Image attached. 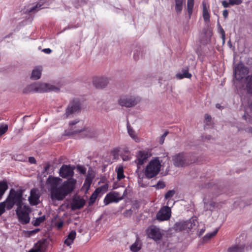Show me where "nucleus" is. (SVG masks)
<instances>
[{
  "label": "nucleus",
  "instance_id": "nucleus-1",
  "mask_svg": "<svg viewBox=\"0 0 252 252\" xmlns=\"http://www.w3.org/2000/svg\"><path fill=\"white\" fill-rule=\"evenodd\" d=\"M62 179L60 178L49 176L46 183L50 186L51 198L53 200H63L74 189L76 180L70 178L59 186Z\"/></svg>",
  "mask_w": 252,
  "mask_h": 252
},
{
  "label": "nucleus",
  "instance_id": "nucleus-2",
  "mask_svg": "<svg viewBox=\"0 0 252 252\" xmlns=\"http://www.w3.org/2000/svg\"><path fill=\"white\" fill-rule=\"evenodd\" d=\"M21 190H16L11 189L6 200L0 203V216L5 212V208L7 210H10L15 204L19 205Z\"/></svg>",
  "mask_w": 252,
  "mask_h": 252
},
{
  "label": "nucleus",
  "instance_id": "nucleus-3",
  "mask_svg": "<svg viewBox=\"0 0 252 252\" xmlns=\"http://www.w3.org/2000/svg\"><path fill=\"white\" fill-rule=\"evenodd\" d=\"M69 133L71 134H75L80 133L82 137H93L95 133L92 129L84 128L83 124L79 121L74 120L69 123Z\"/></svg>",
  "mask_w": 252,
  "mask_h": 252
},
{
  "label": "nucleus",
  "instance_id": "nucleus-4",
  "mask_svg": "<svg viewBox=\"0 0 252 252\" xmlns=\"http://www.w3.org/2000/svg\"><path fill=\"white\" fill-rule=\"evenodd\" d=\"M23 191L21 189L19 205H16L17 206L16 213L20 222L23 224H27L30 220L29 215L30 210L29 207L23 205V201L24 198L23 197Z\"/></svg>",
  "mask_w": 252,
  "mask_h": 252
},
{
  "label": "nucleus",
  "instance_id": "nucleus-5",
  "mask_svg": "<svg viewBox=\"0 0 252 252\" xmlns=\"http://www.w3.org/2000/svg\"><path fill=\"white\" fill-rule=\"evenodd\" d=\"M161 167V163L158 158L151 160L146 166L145 175L148 178H152L159 173Z\"/></svg>",
  "mask_w": 252,
  "mask_h": 252
},
{
  "label": "nucleus",
  "instance_id": "nucleus-6",
  "mask_svg": "<svg viewBox=\"0 0 252 252\" xmlns=\"http://www.w3.org/2000/svg\"><path fill=\"white\" fill-rule=\"evenodd\" d=\"M173 164L178 167H184L189 165L192 162L190 156L185 153L177 154L172 157Z\"/></svg>",
  "mask_w": 252,
  "mask_h": 252
},
{
  "label": "nucleus",
  "instance_id": "nucleus-7",
  "mask_svg": "<svg viewBox=\"0 0 252 252\" xmlns=\"http://www.w3.org/2000/svg\"><path fill=\"white\" fill-rule=\"evenodd\" d=\"M81 110V104L78 100L74 99L71 101L66 108L64 116L66 118L72 116L79 113Z\"/></svg>",
  "mask_w": 252,
  "mask_h": 252
},
{
  "label": "nucleus",
  "instance_id": "nucleus-8",
  "mask_svg": "<svg viewBox=\"0 0 252 252\" xmlns=\"http://www.w3.org/2000/svg\"><path fill=\"white\" fill-rule=\"evenodd\" d=\"M140 101L138 97L133 96H123L120 98L119 104L122 106L130 107L135 106Z\"/></svg>",
  "mask_w": 252,
  "mask_h": 252
},
{
  "label": "nucleus",
  "instance_id": "nucleus-9",
  "mask_svg": "<svg viewBox=\"0 0 252 252\" xmlns=\"http://www.w3.org/2000/svg\"><path fill=\"white\" fill-rule=\"evenodd\" d=\"M38 93H45L48 92H59L62 84H58L57 86L45 83H36Z\"/></svg>",
  "mask_w": 252,
  "mask_h": 252
},
{
  "label": "nucleus",
  "instance_id": "nucleus-10",
  "mask_svg": "<svg viewBox=\"0 0 252 252\" xmlns=\"http://www.w3.org/2000/svg\"><path fill=\"white\" fill-rule=\"evenodd\" d=\"M126 193V189H125L123 195H121L120 193L116 191L110 192L105 196L104 199V203L105 205H108L111 202H117L119 200H122L124 196H125Z\"/></svg>",
  "mask_w": 252,
  "mask_h": 252
},
{
  "label": "nucleus",
  "instance_id": "nucleus-11",
  "mask_svg": "<svg viewBox=\"0 0 252 252\" xmlns=\"http://www.w3.org/2000/svg\"><path fill=\"white\" fill-rule=\"evenodd\" d=\"M150 156L149 153L145 151H139L137 152L136 156V159L135 160L137 166L136 172H138L141 166L147 161Z\"/></svg>",
  "mask_w": 252,
  "mask_h": 252
},
{
  "label": "nucleus",
  "instance_id": "nucleus-12",
  "mask_svg": "<svg viewBox=\"0 0 252 252\" xmlns=\"http://www.w3.org/2000/svg\"><path fill=\"white\" fill-rule=\"evenodd\" d=\"M249 70L244 64H237L234 67L235 78L240 80L248 74Z\"/></svg>",
  "mask_w": 252,
  "mask_h": 252
},
{
  "label": "nucleus",
  "instance_id": "nucleus-13",
  "mask_svg": "<svg viewBox=\"0 0 252 252\" xmlns=\"http://www.w3.org/2000/svg\"><path fill=\"white\" fill-rule=\"evenodd\" d=\"M171 209L168 206L162 207L157 214V220L160 221L168 220L171 217Z\"/></svg>",
  "mask_w": 252,
  "mask_h": 252
},
{
  "label": "nucleus",
  "instance_id": "nucleus-14",
  "mask_svg": "<svg viewBox=\"0 0 252 252\" xmlns=\"http://www.w3.org/2000/svg\"><path fill=\"white\" fill-rule=\"evenodd\" d=\"M74 168L68 165H63L60 169L59 174L60 176L63 178L68 177H71L74 173Z\"/></svg>",
  "mask_w": 252,
  "mask_h": 252
},
{
  "label": "nucleus",
  "instance_id": "nucleus-15",
  "mask_svg": "<svg viewBox=\"0 0 252 252\" xmlns=\"http://www.w3.org/2000/svg\"><path fill=\"white\" fill-rule=\"evenodd\" d=\"M40 194L39 190L36 189H32L31 190V194L29 197L30 204L32 205H36L39 202Z\"/></svg>",
  "mask_w": 252,
  "mask_h": 252
},
{
  "label": "nucleus",
  "instance_id": "nucleus-16",
  "mask_svg": "<svg viewBox=\"0 0 252 252\" xmlns=\"http://www.w3.org/2000/svg\"><path fill=\"white\" fill-rule=\"evenodd\" d=\"M108 83V79L105 77H95L93 80V84L97 89L104 88Z\"/></svg>",
  "mask_w": 252,
  "mask_h": 252
},
{
  "label": "nucleus",
  "instance_id": "nucleus-17",
  "mask_svg": "<svg viewBox=\"0 0 252 252\" xmlns=\"http://www.w3.org/2000/svg\"><path fill=\"white\" fill-rule=\"evenodd\" d=\"M86 203L85 200L83 198H75L73 199L71 204L72 210L80 209L82 208Z\"/></svg>",
  "mask_w": 252,
  "mask_h": 252
},
{
  "label": "nucleus",
  "instance_id": "nucleus-18",
  "mask_svg": "<svg viewBox=\"0 0 252 252\" xmlns=\"http://www.w3.org/2000/svg\"><path fill=\"white\" fill-rule=\"evenodd\" d=\"M212 32L210 30H204L201 34L200 42L203 44H207L210 40Z\"/></svg>",
  "mask_w": 252,
  "mask_h": 252
},
{
  "label": "nucleus",
  "instance_id": "nucleus-19",
  "mask_svg": "<svg viewBox=\"0 0 252 252\" xmlns=\"http://www.w3.org/2000/svg\"><path fill=\"white\" fill-rule=\"evenodd\" d=\"M175 225L176 229L179 230L189 229L192 228V223L189 221H180L177 222Z\"/></svg>",
  "mask_w": 252,
  "mask_h": 252
},
{
  "label": "nucleus",
  "instance_id": "nucleus-20",
  "mask_svg": "<svg viewBox=\"0 0 252 252\" xmlns=\"http://www.w3.org/2000/svg\"><path fill=\"white\" fill-rule=\"evenodd\" d=\"M176 78L178 79H182L183 78H190L192 75L189 72L188 67L183 68L181 71H179L176 74Z\"/></svg>",
  "mask_w": 252,
  "mask_h": 252
},
{
  "label": "nucleus",
  "instance_id": "nucleus-21",
  "mask_svg": "<svg viewBox=\"0 0 252 252\" xmlns=\"http://www.w3.org/2000/svg\"><path fill=\"white\" fill-rule=\"evenodd\" d=\"M149 236L155 240H158L161 239L162 235L158 228H153L151 229Z\"/></svg>",
  "mask_w": 252,
  "mask_h": 252
},
{
  "label": "nucleus",
  "instance_id": "nucleus-22",
  "mask_svg": "<svg viewBox=\"0 0 252 252\" xmlns=\"http://www.w3.org/2000/svg\"><path fill=\"white\" fill-rule=\"evenodd\" d=\"M42 68L41 67L38 66L35 67L32 72L31 78L33 80L39 79L41 75Z\"/></svg>",
  "mask_w": 252,
  "mask_h": 252
},
{
  "label": "nucleus",
  "instance_id": "nucleus-23",
  "mask_svg": "<svg viewBox=\"0 0 252 252\" xmlns=\"http://www.w3.org/2000/svg\"><path fill=\"white\" fill-rule=\"evenodd\" d=\"M175 2V10L177 14L181 13L183 6L185 4V0H174Z\"/></svg>",
  "mask_w": 252,
  "mask_h": 252
},
{
  "label": "nucleus",
  "instance_id": "nucleus-24",
  "mask_svg": "<svg viewBox=\"0 0 252 252\" xmlns=\"http://www.w3.org/2000/svg\"><path fill=\"white\" fill-rule=\"evenodd\" d=\"M32 92L38 93L37 83H33L25 87L23 91L24 94H29Z\"/></svg>",
  "mask_w": 252,
  "mask_h": 252
},
{
  "label": "nucleus",
  "instance_id": "nucleus-25",
  "mask_svg": "<svg viewBox=\"0 0 252 252\" xmlns=\"http://www.w3.org/2000/svg\"><path fill=\"white\" fill-rule=\"evenodd\" d=\"M76 235V231L72 230L67 235V238L64 241V244L68 246H70L74 241Z\"/></svg>",
  "mask_w": 252,
  "mask_h": 252
},
{
  "label": "nucleus",
  "instance_id": "nucleus-26",
  "mask_svg": "<svg viewBox=\"0 0 252 252\" xmlns=\"http://www.w3.org/2000/svg\"><path fill=\"white\" fill-rule=\"evenodd\" d=\"M246 80V89L248 93L252 94V74L247 76Z\"/></svg>",
  "mask_w": 252,
  "mask_h": 252
},
{
  "label": "nucleus",
  "instance_id": "nucleus-27",
  "mask_svg": "<svg viewBox=\"0 0 252 252\" xmlns=\"http://www.w3.org/2000/svg\"><path fill=\"white\" fill-rule=\"evenodd\" d=\"M43 6V2L42 1H39L35 6H33L30 8L29 10V12H35L39 10L44 8Z\"/></svg>",
  "mask_w": 252,
  "mask_h": 252
},
{
  "label": "nucleus",
  "instance_id": "nucleus-28",
  "mask_svg": "<svg viewBox=\"0 0 252 252\" xmlns=\"http://www.w3.org/2000/svg\"><path fill=\"white\" fill-rule=\"evenodd\" d=\"M194 7V0H187V12L189 15V19L190 18L193 12V9Z\"/></svg>",
  "mask_w": 252,
  "mask_h": 252
},
{
  "label": "nucleus",
  "instance_id": "nucleus-29",
  "mask_svg": "<svg viewBox=\"0 0 252 252\" xmlns=\"http://www.w3.org/2000/svg\"><path fill=\"white\" fill-rule=\"evenodd\" d=\"M127 129L129 136L136 142H139V139L137 137L135 131L132 129L129 124L127 125Z\"/></svg>",
  "mask_w": 252,
  "mask_h": 252
},
{
  "label": "nucleus",
  "instance_id": "nucleus-30",
  "mask_svg": "<svg viewBox=\"0 0 252 252\" xmlns=\"http://www.w3.org/2000/svg\"><path fill=\"white\" fill-rule=\"evenodd\" d=\"M143 50V48L140 46L136 48L133 53V57L135 60H138L140 57H142Z\"/></svg>",
  "mask_w": 252,
  "mask_h": 252
},
{
  "label": "nucleus",
  "instance_id": "nucleus-31",
  "mask_svg": "<svg viewBox=\"0 0 252 252\" xmlns=\"http://www.w3.org/2000/svg\"><path fill=\"white\" fill-rule=\"evenodd\" d=\"M8 189L7 183L5 181L0 182V199Z\"/></svg>",
  "mask_w": 252,
  "mask_h": 252
},
{
  "label": "nucleus",
  "instance_id": "nucleus-32",
  "mask_svg": "<svg viewBox=\"0 0 252 252\" xmlns=\"http://www.w3.org/2000/svg\"><path fill=\"white\" fill-rule=\"evenodd\" d=\"M244 252V246H235L230 247L228 249L227 252Z\"/></svg>",
  "mask_w": 252,
  "mask_h": 252
},
{
  "label": "nucleus",
  "instance_id": "nucleus-33",
  "mask_svg": "<svg viewBox=\"0 0 252 252\" xmlns=\"http://www.w3.org/2000/svg\"><path fill=\"white\" fill-rule=\"evenodd\" d=\"M141 248V244L137 239L136 241L130 247V250L133 252H138Z\"/></svg>",
  "mask_w": 252,
  "mask_h": 252
},
{
  "label": "nucleus",
  "instance_id": "nucleus-34",
  "mask_svg": "<svg viewBox=\"0 0 252 252\" xmlns=\"http://www.w3.org/2000/svg\"><path fill=\"white\" fill-rule=\"evenodd\" d=\"M117 173V178L118 180H121L125 177L124 175V168L122 166H119L116 169Z\"/></svg>",
  "mask_w": 252,
  "mask_h": 252
},
{
  "label": "nucleus",
  "instance_id": "nucleus-35",
  "mask_svg": "<svg viewBox=\"0 0 252 252\" xmlns=\"http://www.w3.org/2000/svg\"><path fill=\"white\" fill-rule=\"evenodd\" d=\"M45 217L44 216L37 218L35 220L32 221V223L34 226H38L45 220Z\"/></svg>",
  "mask_w": 252,
  "mask_h": 252
},
{
  "label": "nucleus",
  "instance_id": "nucleus-36",
  "mask_svg": "<svg viewBox=\"0 0 252 252\" xmlns=\"http://www.w3.org/2000/svg\"><path fill=\"white\" fill-rule=\"evenodd\" d=\"M108 188V185L107 184H105L103 185V186H101L100 187L97 188L95 190L98 194L101 192L104 193L107 191Z\"/></svg>",
  "mask_w": 252,
  "mask_h": 252
},
{
  "label": "nucleus",
  "instance_id": "nucleus-37",
  "mask_svg": "<svg viewBox=\"0 0 252 252\" xmlns=\"http://www.w3.org/2000/svg\"><path fill=\"white\" fill-rule=\"evenodd\" d=\"M98 195V193L95 190H94L90 198L89 201V205H92L94 203L96 198L97 197Z\"/></svg>",
  "mask_w": 252,
  "mask_h": 252
},
{
  "label": "nucleus",
  "instance_id": "nucleus-38",
  "mask_svg": "<svg viewBox=\"0 0 252 252\" xmlns=\"http://www.w3.org/2000/svg\"><path fill=\"white\" fill-rule=\"evenodd\" d=\"M218 231V229H216L213 232L206 234L204 237V241L208 240L215 236Z\"/></svg>",
  "mask_w": 252,
  "mask_h": 252
},
{
  "label": "nucleus",
  "instance_id": "nucleus-39",
  "mask_svg": "<svg viewBox=\"0 0 252 252\" xmlns=\"http://www.w3.org/2000/svg\"><path fill=\"white\" fill-rule=\"evenodd\" d=\"M203 17L206 22L210 21V14L208 10H203Z\"/></svg>",
  "mask_w": 252,
  "mask_h": 252
},
{
  "label": "nucleus",
  "instance_id": "nucleus-40",
  "mask_svg": "<svg viewBox=\"0 0 252 252\" xmlns=\"http://www.w3.org/2000/svg\"><path fill=\"white\" fill-rule=\"evenodd\" d=\"M8 130V125L2 124L0 126V137Z\"/></svg>",
  "mask_w": 252,
  "mask_h": 252
},
{
  "label": "nucleus",
  "instance_id": "nucleus-41",
  "mask_svg": "<svg viewBox=\"0 0 252 252\" xmlns=\"http://www.w3.org/2000/svg\"><path fill=\"white\" fill-rule=\"evenodd\" d=\"M219 29H220V33L221 34V37L222 40V42H223V43H224L225 42V32L220 24H219Z\"/></svg>",
  "mask_w": 252,
  "mask_h": 252
},
{
  "label": "nucleus",
  "instance_id": "nucleus-42",
  "mask_svg": "<svg viewBox=\"0 0 252 252\" xmlns=\"http://www.w3.org/2000/svg\"><path fill=\"white\" fill-rule=\"evenodd\" d=\"M175 193L174 190H170L168 191L165 195V198L167 199L169 198L172 197Z\"/></svg>",
  "mask_w": 252,
  "mask_h": 252
},
{
  "label": "nucleus",
  "instance_id": "nucleus-43",
  "mask_svg": "<svg viewBox=\"0 0 252 252\" xmlns=\"http://www.w3.org/2000/svg\"><path fill=\"white\" fill-rule=\"evenodd\" d=\"M231 5H240L242 3V0H229Z\"/></svg>",
  "mask_w": 252,
  "mask_h": 252
},
{
  "label": "nucleus",
  "instance_id": "nucleus-44",
  "mask_svg": "<svg viewBox=\"0 0 252 252\" xmlns=\"http://www.w3.org/2000/svg\"><path fill=\"white\" fill-rule=\"evenodd\" d=\"M77 169L80 173L83 174H85L86 173V169L84 167L81 165H78L77 166Z\"/></svg>",
  "mask_w": 252,
  "mask_h": 252
},
{
  "label": "nucleus",
  "instance_id": "nucleus-45",
  "mask_svg": "<svg viewBox=\"0 0 252 252\" xmlns=\"http://www.w3.org/2000/svg\"><path fill=\"white\" fill-rule=\"evenodd\" d=\"M168 133V132L167 131H166L160 137V139H159V143L160 144H162L164 143V139H165L166 136L167 135Z\"/></svg>",
  "mask_w": 252,
  "mask_h": 252
},
{
  "label": "nucleus",
  "instance_id": "nucleus-46",
  "mask_svg": "<svg viewBox=\"0 0 252 252\" xmlns=\"http://www.w3.org/2000/svg\"><path fill=\"white\" fill-rule=\"evenodd\" d=\"M157 187L158 189H163L165 187V184L164 182L159 181L157 184Z\"/></svg>",
  "mask_w": 252,
  "mask_h": 252
},
{
  "label": "nucleus",
  "instance_id": "nucleus-47",
  "mask_svg": "<svg viewBox=\"0 0 252 252\" xmlns=\"http://www.w3.org/2000/svg\"><path fill=\"white\" fill-rule=\"evenodd\" d=\"M222 5L225 8L229 7V6L230 5V2H228L226 0H223L222 1Z\"/></svg>",
  "mask_w": 252,
  "mask_h": 252
},
{
  "label": "nucleus",
  "instance_id": "nucleus-48",
  "mask_svg": "<svg viewBox=\"0 0 252 252\" xmlns=\"http://www.w3.org/2000/svg\"><path fill=\"white\" fill-rule=\"evenodd\" d=\"M42 51L46 54H50L52 52V50L50 49V48L44 49L42 50Z\"/></svg>",
  "mask_w": 252,
  "mask_h": 252
},
{
  "label": "nucleus",
  "instance_id": "nucleus-49",
  "mask_svg": "<svg viewBox=\"0 0 252 252\" xmlns=\"http://www.w3.org/2000/svg\"><path fill=\"white\" fill-rule=\"evenodd\" d=\"M204 118L205 120L208 122H210L211 121V117L208 114H205L204 116Z\"/></svg>",
  "mask_w": 252,
  "mask_h": 252
},
{
  "label": "nucleus",
  "instance_id": "nucleus-50",
  "mask_svg": "<svg viewBox=\"0 0 252 252\" xmlns=\"http://www.w3.org/2000/svg\"><path fill=\"white\" fill-rule=\"evenodd\" d=\"M29 161L31 163H36V160L34 157H30L29 158Z\"/></svg>",
  "mask_w": 252,
  "mask_h": 252
},
{
  "label": "nucleus",
  "instance_id": "nucleus-51",
  "mask_svg": "<svg viewBox=\"0 0 252 252\" xmlns=\"http://www.w3.org/2000/svg\"><path fill=\"white\" fill-rule=\"evenodd\" d=\"M39 231V229L37 228V229H35L32 230V231H28V233L30 235H32L33 234H35V233L38 232Z\"/></svg>",
  "mask_w": 252,
  "mask_h": 252
},
{
  "label": "nucleus",
  "instance_id": "nucleus-52",
  "mask_svg": "<svg viewBox=\"0 0 252 252\" xmlns=\"http://www.w3.org/2000/svg\"><path fill=\"white\" fill-rule=\"evenodd\" d=\"M222 15L224 18H227L228 15V12L227 10H226V9L224 10L222 12Z\"/></svg>",
  "mask_w": 252,
  "mask_h": 252
},
{
  "label": "nucleus",
  "instance_id": "nucleus-53",
  "mask_svg": "<svg viewBox=\"0 0 252 252\" xmlns=\"http://www.w3.org/2000/svg\"><path fill=\"white\" fill-rule=\"evenodd\" d=\"M246 131L252 134V127H248L245 129Z\"/></svg>",
  "mask_w": 252,
  "mask_h": 252
},
{
  "label": "nucleus",
  "instance_id": "nucleus-54",
  "mask_svg": "<svg viewBox=\"0 0 252 252\" xmlns=\"http://www.w3.org/2000/svg\"><path fill=\"white\" fill-rule=\"evenodd\" d=\"M63 221H61V222H58L57 223V227L59 229L61 228V227H62V226H63Z\"/></svg>",
  "mask_w": 252,
  "mask_h": 252
},
{
  "label": "nucleus",
  "instance_id": "nucleus-55",
  "mask_svg": "<svg viewBox=\"0 0 252 252\" xmlns=\"http://www.w3.org/2000/svg\"><path fill=\"white\" fill-rule=\"evenodd\" d=\"M202 4H203V10H205V9L208 10L207 6L204 2H203Z\"/></svg>",
  "mask_w": 252,
  "mask_h": 252
},
{
  "label": "nucleus",
  "instance_id": "nucleus-56",
  "mask_svg": "<svg viewBox=\"0 0 252 252\" xmlns=\"http://www.w3.org/2000/svg\"><path fill=\"white\" fill-rule=\"evenodd\" d=\"M50 167V165L49 164L47 165L44 167V171H47Z\"/></svg>",
  "mask_w": 252,
  "mask_h": 252
},
{
  "label": "nucleus",
  "instance_id": "nucleus-57",
  "mask_svg": "<svg viewBox=\"0 0 252 252\" xmlns=\"http://www.w3.org/2000/svg\"><path fill=\"white\" fill-rule=\"evenodd\" d=\"M204 229H202L199 232V236L201 235L204 233Z\"/></svg>",
  "mask_w": 252,
  "mask_h": 252
},
{
  "label": "nucleus",
  "instance_id": "nucleus-58",
  "mask_svg": "<svg viewBox=\"0 0 252 252\" xmlns=\"http://www.w3.org/2000/svg\"><path fill=\"white\" fill-rule=\"evenodd\" d=\"M69 29H70L69 27H66L63 29V31H62V32H63L65 31L66 30Z\"/></svg>",
  "mask_w": 252,
  "mask_h": 252
},
{
  "label": "nucleus",
  "instance_id": "nucleus-59",
  "mask_svg": "<svg viewBox=\"0 0 252 252\" xmlns=\"http://www.w3.org/2000/svg\"><path fill=\"white\" fill-rule=\"evenodd\" d=\"M220 107H221V106H220V104H216V107H217V108H220Z\"/></svg>",
  "mask_w": 252,
  "mask_h": 252
},
{
  "label": "nucleus",
  "instance_id": "nucleus-60",
  "mask_svg": "<svg viewBox=\"0 0 252 252\" xmlns=\"http://www.w3.org/2000/svg\"><path fill=\"white\" fill-rule=\"evenodd\" d=\"M29 252H34V251H30Z\"/></svg>",
  "mask_w": 252,
  "mask_h": 252
},
{
  "label": "nucleus",
  "instance_id": "nucleus-61",
  "mask_svg": "<svg viewBox=\"0 0 252 252\" xmlns=\"http://www.w3.org/2000/svg\"><path fill=\"white\" fill-rule=\"evenodd\" d=\"M126 158H125V159H124V160H126Z\"/></svg>",
  "mask_w": 252,
  "mask_h": 252
},
{
  "label": "nucleus",
  "instance_id": "nucleus-62",
  "mask_svg": "<svg viewBox=\"0 0 252 252\" xmlns=\"http://www.w3.org/2000/svg\"><path fill=\"white\" fill-rule=\"evenodd\" d=\"M126 158H125V159H124V160H126Z\"/></svg>",
  "mask_w": 252,
  "mask_h": 252
}]
</instances>
